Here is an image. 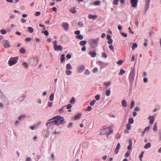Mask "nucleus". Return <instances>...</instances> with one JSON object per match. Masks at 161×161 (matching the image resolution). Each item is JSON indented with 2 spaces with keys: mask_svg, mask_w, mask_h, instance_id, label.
<instances>
[{
  "mask_svg": "<svg viewBox=\"0 0 161 161\" xmlns=\"http://www.w3.org/2000/svg\"><path fill=\"white\" fill-rule=\"evenodd\" d=\"M112 129V127L111 126L102 129L100 132V134L103 135L107 134V135L108 136L109 134L113 133V130Z\"/></svg>",
  "mask_w": 161,
  "mask_h": 161,
  "instance_id": "f257e3e1",
  "label": "nucleus"
},
{
  "mask_svg": "<svg viewBox=\"0 0 161 161\" xmlns=\"http://www.w3.org/2000/svg\"><path fill=\"white\" fill-rule=\"evenodd\" d=\"M54 119H56L57 120L58 122V125L62 124L64 123V118L61 117L60 116H55L51 119H49V121H50Z\"/></svg>",
  "mask_w": 161,
  "mask_h": 161,
  "instance_id": "f03ea898",
  "label": "nucleus"
},
{
  "mask_svg": "<svg viewBox=\"0 0 161 161\" xmlns=\"http://www.w3.org/2000/svg\"><path fill=\"white\" fill-rule=\"evenodd\" d=\"M53 44L54 49L55 51H60L62 50V47L60 45H57V42L56 40L53 41Z\"/></svg>",
  "mask_w": 161,
  "mask_h": 161,
  "instance_id": "7ed1b4c3",
  "label": "nucleus"
},
{
  "mask_svg": "<svg viewBox=\"0 0 161 161\" xmlns=\"http://www.w3.org/2000/svg\"><path fill=\"white\" fill-rule=\"evenodd\" d=\"M18 58L17 57H11L9 60L8 64L10 66H12L15 64L17 62Z\"/></svg>",
  "mask_w": 161,
  "mask_h": 161,
  "instance_id": "20e7f679",
  "label": "nucleus"
},
{
  "mask_svg": "<svg viewBox=\"0 0 161 161\" xmlns=\"http://www.w3.org/2000/svg\"><path fill=\"white\" fill-rule=\"evenodd\" d=\"M98 40L96 39H92L91 40V47L94 48L97 46Z\"/></svg>",
  "mask_w": 161,
  "mask_h": 161,
  "instance_id": "39448f33",
  "label": "nucleus"
},
{
  "mask_svg": "<svg viewBox=\"0 0 161 161\" xmlns=\"http://www.w3.org/2000/svg\"><path fill=\"white\" fill-rule=\"evenodd\" d=\"M38 63L37 59L36 58H33L31 59V64L33 66H36Z\"/></svg>",
  "mask_w": 161,
  "mask_h": 161,
  "instance_id": "423d86ee",
  "label": "nucleus"
},
{
  "mask_svg": "<svg viewBox=\"0 0 161 161\" xmlns=\"http://www.w3.org/2000/svg\"><path fill=\"white\" fill-rule=\"evenodd\" d=\"M54 120L53 121H49L48 120V122L46 123V125L47 126L49 124H52L53 125H58V122L56 119H54Z\"/></svg>",
  "mask_w": 161,
  "mask_h": 161,
  "instance_id": "0eeeda50",
  "label": "nucleus"
},
{
  "mask_svg": "<svg viewBox=\"0 0 161 161\" xmlns=\"http://www.w3.org/2000/svg\"><path fill=\"white\" fill-rule=\"evenodd\" d=\"M131 6L133 7H136L138 3V0H130Z\"/></svg>",
  "mask_w": 161,
  "mask_h": 161,
  "instance_id": "6e6552de",
  "label": "nucleus"
},
{
  "mask_svg": "<svg viewBox=\"0 0 161 161\" xmlns=\"http://www.w3.org/2000/svg\"><path fill=\"white\" fill-rule=\"evenodd\" d=\"M62 26L65 31H67L69 29V25L67 23H62Z\"/></svg>",
  "mask_w": 161,
  "mask_h": 161,
  "instance_id": "1a4fd4ad",
  "label": "nucleus"
},
{
  "mask_svg": "<svg viewBox=\"0 0 161 161\" xmlns=\"http://www.w3.org/2000/svg\"><path fill=\"white\" fill-rule=\"evenodd\" d=\"M120 144L119 143H118L117 144V145L116 147V148L114 150V153L115 154H117L119 152V149L120 147Z\"/></svg>",
  "mask_w": 161,
  "mask_h": 161,
  "instance_id": "9d476101",
  "label": "nucleus"
},
{
  "mask_svg": "<svg viewBox=\"0 0 161 161\" xmlns=\"http://www.w3.org/2000/svg\"><path fill=\"white\" fill-rule=\"evenodd\" d=\"M84 66L83 65H80L79 67L78 68V72L79 73H81L84 70Z\"/></svg>",
  "mask_w": 161,
  "mask_h": 161,
  "instance_id": "9b49d317",
  "label": "nucleus"
},
{
  "mask_svg": "<svg viewBox=\"0 0 161 161\" xmlns=\"http://www.w3.org/2000/svg\"><path fill=\"white\" fill-rule=\"evenodd\" d=\"M88 18L90 19H92L93 20H94L97 18V16L96 15H93L91 14H90L88 15Z\"/></svg>",
  "mask_w": 161,
  "mask_h": 161,
  "instance_id": "f8f14e48",
  "label": "nucleus"
},
{
  "mask_svg": "<svg viewBox=\"0 0 161 161\" xmlns=\"http://www.w3.org/2000/svg\"><path fill=\"white\" fill-rule=\"evenodd\" d=\"M148 119H149V123L152 124L154 122V118L153 116H149Z\"/></svg>",
  "mask_w": 161,
  "mask_h": 161,
  "instance_id": "ddd939ff",
  "label": "nucleus"
},
{
  "mask_svg": "<svg viewBox=\"0 0 161 161\" xmlns=\"http://www.w3.org/2000/svg\"><path fill=\"white\" fill-rule=\"evenodd\" d=\"M151 146V144L150 142H148L147 143L144 147V148L145 149H148L150 148Z\"/></svg>",
  "mask_w": 161,
  "mask_h": 161,
  "instance_id": "4468645a",
  "label": "nucleus"
},
{
  "mask_svg": "<svg viewBox=\"0 0 161 161\" xmlns=\"http://www.w3.org/2000/svg\"><path fill=\"white\" fill-rule=\"evenodd\" d=\"M81 116L80 113H78L76 115H75L74 117V119L75 120L78 119H80Z\"/></svg>",
  "mask_w": 161,
  "mask_h": 161,
  "instance_id": "2eb2a0df",
  "label": "nucleus"
},
{
  "mask_svg": "<svg viewBox=\"0 0 161 161\" xmlns=\"http://www.w3.org/2000/svg\"><path fill=\"white\" fill-rule=\"evenodd\" d=\"M65 55L64 54H62L60 57V62L62 63L64 62L65 59Z\"/></svg>",
  "mask_w": 161,
  "mask_h": 161,
  "instance_id": "dca6fc26",
  "label": "nucleus"
},
{
  "mask_svg": "<svg viewBox=\"0 0 161 161\" xmlns=\"http://www.w3.org/2000/svg\"><path fill=\"white\" fill-rule=\"evenodd\" d=\"M110 81H109L107 82H105L104 83V84L105 85L106 88L109 87L110 86Z\"/></svg>",
  "mask_w": 161,
  "mask_h": 161,
  "instance_id": "f3484780",
  "label": "nucleus"
},
{
  "mask_svg": "<svg viewBox=\"0 0 161 161\" xmlns=\"http://www.w3.org/2000/svg\"><path fill=\"white\" fill-rule=\"evenodd\" d=\"M132 147V142L131 140L129 141V144L128 147V149L129 150H130L131 149Z\"/></svg>",
  "mask_w": 161,
  "mask_h": 161,
  "instance_id": "a211bd4d",
  "label": "nucleus"
},
{
  "mask_svg": "<svg viewBox=\"0 0 161 161\" xmlns=\"http://www.w3.org/2000/svg\"><path fill=\"white\" fill-rule=\"evenodd\" d=\"M4 47L5 48H8L10 47V43L8 41L6 42L4 45Z\"/></svg>",
  "mask_w": 161,
  "mask_h": 161,
  "instance_id": "6ab92c4d",
  "label": "nucleus"
},
{
  "mask_svg": "<svg viewBox=\"0 0 161 161\" xmlns=\"http://www.w3.org/2000/svg\"><path fill=\"white\" fill-rule=\"evenodd\" d=\"M134 73L132 72H130L129 75V77L132 80H133L134 78Z\"/></svg>",
  "mask_w": 161,
  "mask_h": 161,
  "instance_id": "aec40b11",
  "label": "nucleus"
},
{
  "mask_svg": "<svg viewBox=\"0 0 161 161\" xmlns=\"http://www.w3.org/2000/svg\"><path fill=\"white\" fill-rule=\"evenodd\" d=\"M86 41L83 40L81 41L80 42V44L81 46H84L86 44Z\"/></svg>",
  "mask_w": 161,
  "mask_h": 161,
  "instance_id": "412c9836",
  "label": "nucleus"
},
{
  "mask_svg": "<svg viewBox=\"0 0 161 161\" xmlns=\"http://www.w3.org/2000/svg\"><path fill=\"white\" fill-rule=\"evenodd\" d=\"M70 12L73 14L75 13L76 12V11L75 9V8H72L70 9Z\"/></svg>",
  "mask_w": 161,
  "mask_h": 161,
  "instance_id": "4be33fe9",
  "label": "nucleus"
},
{
  "mask_svg": "<svg viewBox=\"0 0 161 161\" xmlns=\"http://www.w3.org/2000/svg\"><path fill=\"white\" fill-rule=\"evenodd\" d=\"M89 54L91 55V56L92 57H96V54L95 52H92L91 53V52H90L89 53Z\"/></svg>",
  "mask_w": 161,
  "mask_h": 161,
  "instance_id": "5701e85b",
  "label": "nucleus"
},
{
  "mask_svg": "<svg viewBox=\"0 0 161 161\" xmlns=\"http://www.w3.org/2000/svg\"><path fill=\"white\" fill-rule=\"evenodd\" d=\"M137 45L136 43H134L133 44V45L131 47V48L133 50H134L135 48L137 47Z\"/></svg>",
  "mask_w": 161,
  "mask_h": 161,
  "instance_id": "b1692460",
  "label": "nucleus"
},
{
  "mask_svg": "<svg viewBox=\"0 0 161 161\" xmlns=\"http://www.w3.org/2000/svg\"><path fill=\"white\" fill-rule=\"evenodd\" d=\"M75 103V98L72 97L71 99L70 100L69 103H71L74 104Z\"/></svg>",
  "mask_w": 161,
  "mask_h": 161,
  "instance_id": "393cba45",
  "label": "nucleus"
},
{
  "mask_svg": "<svg viewBox=\"0 0 161 161\" xmlns=\"http://www.w3.org/2000/svg\"><path fill=\"white\" fill-rule=\"evenodd\" d=\"M122 104L124 107H126L127 106V103L125 100H123L122 101Z\"/></svg>",
  "mask_w": 161,
  "mask_h": 161,
  "instance_id": "a878e982",
  "label": "nucleus"
},
{
  "mask_svg": "<svg viewBox=\"0 0 161 161\" xmlns=\"http://www.w3.org/2000/svg\"><path fill=\"white\" fill-rule=\"evenodd\" d=\"M83 38V36L82 35H78L76 36V38L82 40Z\"/></svg>",
  "mask_w": 161,
  "mask_h": 161,
  "instance_id": "bb28decb",
  "label": "nucleus"
},
{
  "mask_svg": "<svg viewBox=\"0 0 161 161\" xmlns=\"http://www.w3.org/2000/svg\"><path fill=\"white\" fill-rule=\"evenodd\" d=\"M20 52L23 54H25V53L26 51L25 49L24 48H22L20 50H19Z\"/></svg>",
  "mask_w": 161,
  "mask_h": 161,
  "instance_id": "cd10ccee",
  "label": "nucleus"
},
{
  "mask_svg": "<svg viewBox=\"0 0 161 161\" xmlns=\"http://www.w3.org/2000/svg\"><path fill=\"white\" fill-rule=\"evenodd\" d=\"M28 31L31 33L33 32L34 29L31 27H29L28 28Z\"/></svg>",
  "mask_w": 161,
  "mask_h": 161,
  "instance_id": "c85d7f7f",
  "label": "nucleus"
},
{
  "mask_svg": "<svg viewBox=\"0 0 161 161\" xmlns=\"http://www.w3.org/2000/svg\"><path fill=\"white\" fill-rule=\"evenodd\" d=\"M66 69L68 70L70 69H72V66H71L70 64H67Z\"/></svg>",
  "mask_w": 161,
  "mask_h": 161,
  "instance_id": "c756f323",
  "label": "nucleus"
},
{
  "mask_svg": "<svg viewBox=\"0 0 161 161\" xmlns=\"http://www.w3.org/2000/svg\"><path fill=\"white\" fill-rule=\"evenodd\" d=\"M125 71L122 69L120 70V71L119 74V75H122L125 73Z\"/></svg>",
  "mask_w": 161,
  "mask_h": 161,
  "instance_id": "7c9ffc66",
  "label": "nucleus"
},
{
  "mask_svg": "<svg viewBox=\"0 0 161 161\" xmlns=\"http://www.w3.org/2000/svg\"><path fill=\"white\" fill-rule=\"evenodd\" d=\"M111 91L110 90H107L106 92V95L107 96H108L110 94Z\"/></svg>",
  "mask_w": 161,
  "mask_h": 161,
  "instance_id": "2f4dec72",
  "label": "nucleus"
},
{
  "mask_svg": "<svg viewBox=\"0 0 161 161\" xmlns=\"http://www.w3.org/2000/svg\"><path fill=\"white\" fill-rule=\"evenodd\" d=\"M128 123L130 124H132L134 123V120L132 118H130L129 119Z\"/></svg>",
  "mask_w": 161,
  "mask_h": 161,
  "instance_id": "473e14b6",
  "label": "nucleus"
},
{
  "mask_svg": "<svg viewBox=\"0 0 161 161\" xmlns=\"http://www.w3.org/2000/svg\"><path fill=\"white\" fill-rule=\"evenodd\" d=\"M143 153H144V152H142L141 153V154L139 155V158H140V160L141 161H142V158L143 157Z\"/></svg>",
  "mask_w": 161,
  "mask_h": 161,
  "instance_id": "72a5a7b5",
  "label": "nucleus"
},
{
  "mask_svg": "<svg viewBox=\"0 0 161 161\" xmlns=\"http://www.w3.org/2000/svg\"><path fill=\"white\" fill-rule=\"evenodd\" d=\"M0 32L2 34H5L7 32L5 29H3L1 30Z\"/></svg>",
  "mask_w": 161,
  "mask_h": 161,
  "instance_id": "f704fd0d",
  "label": "nucleus"
},
{
  "mask_svg": "<svg viewBox=\"0 0 161 161\" xmlns=\"http://www.w3.org/2000/svg\"><path fill=\"white\" fill-rule=\"evenodd\" d=\"M53 96H54V94H53V93H52L50 96L49 97V100L50 101H53Z\"/></svg>",
  "mask_w": 161,
  "mask_h": 161,
  "instance_id": "c9c22d12",
  "label": "nucleus"
},
{
  "mask_svg": "<svg viewBox=\"0 0 161 161\" xmlns=\"http://www.w3.org/2000/svg\"><path fill=\"white\" fill-rule=\"evenodd\" d=\"M150 2V0H146V7H147V8L149 7V5Z\"/></svg>",
  "mask_w": 161,
  "mask_h": 161,
  "instance_id": "e433bc0d",
  "label": "nucleus"
},
{
  "mask_svg": "<svg viewBox=\"0 0 161 161\" xmlns=\"http://www.w3.org/2000/svg\"><path fill=\"white\" fill-rule=\"evenodd\" d=\"M135 105V103L133 101H132L131 103L130 104V108H132L134 107Z\"/></svg>",
  "mask_w": 161,
  "mask_h": 161,
  "instance_id": "4c0bfd02",
  "label": "nucleus"
},
{
  "mask_svg": "<svg viewBox=\"0 0 161 161\" xmlns=\"http://www.w3.org/2000/svg\"><path fill=\"white\" fill-rule=\"evenodd\" d=\"M25 115H21V116L19 117L18 118V119L20 121L21 120V119L22 118H25Z\"/></svg>",
  "mask_w": 161,
  "mask_h": 161,
  "instance_id": "58836bf2",
  "label": "nucleus"
},
{
  "mask_svg": "<svg viewBox=\"0 0 161 161\" xmlns=\"http://www.w3.org/2000/svg\"><path fill=\"white\" fill-rule=\"evenodd\" d=\"M109 48L112 51V52H114V47L113 45H110L109 47Z\"/></svg>",
  "mask_w": 161,
  "mask_h": 161,
  "instance_id": "ea45409f",
  "label": "nucleus"
},
{
  "mask_svg": "<svg viewBox=\"0 0 161 161\" xmlns=\"http://www.w3.org/2000/svg\"><path fill=\"white\" fill-rule=\"evenodd\" d=\"M23 66L25 68H28V64L27 63H26L25 62H23Z\"/></svg>",
  "mask_w": 161,
  "mask_h": 161,
  "instance_id": "a19ab883",
  "label": "nucleus"
},
{
  "mask_svg": "<svg viewBox=\"0 0 161 161\" xmlns=\"http://www.w3.org/2000/svg\"><path fill=\"white\" fill-rule=\"evenodd\" d=\"M95 103H96L95 100H94L92 101V102H90V104L91 106H92L95 104Z\"/></svg>",
  "mask_w": 161,
  "mask_h": 161,
  "instance_id": "79ce46f5",
  "label": "nucleus"
},
{
  "mask_svg": "<svg viewBox=\"0 0 161 161\" xmlns=\"http://www.w3.org/2000/svg\"><path fill=\"white\" fill-rule=\"evenodd\" d=\"M126 128L127 130H130L131 128V126L129 124H127L126 125Z\"/></svg>",
  "mask_w": 161,
  "mask_h": 161,
  "instance_id": "37998d69",
  "label": "nucleus"
},
{
  "mask_svg": "<svg viewBox=\"0 0 161 161\" xmlns=\"http://www.w3.org/2000/svg\"><path fill=\"white\" fill-rule=\"evenodd\" d=\"M118 0H114L113 3L114 4L118 5Z\"/></svg>",
  "mask_w": 161,
  "mask_h": 161,
  "instance_id": "c03bdc74",
  "label": "nucleus"
},
{
  "mask_svg": "<svg viewBox=\"0 0 161 161\" xmlns=\"http://www.w3.org/2000/svg\"><path fill=\"white\" fill-rule=\"evenodd\" d=\"M90 74V71L88 69H87L85 72V74L86 75H88Z\"/></svg>",
  "mask_w": 161,
  "mask_h": 161,
  "instance_id": "a18cd8bd",
  "label": "nucleus"
},
{
  "mask_svg": "<svg viewBox=\"0 0 161 161\" xmlns=\"http://www.w3.org/2000/svg\"><path fill=\"white\" fill-rule=\"evenodd\" d=\"M157 125H156V123H155L154 125V126L153 128V130L154 131H156L157 130Z\"/></svg>",
  "mask_w": 161,
  "mask_h": 161,
  "instance_id": "49530a36",
  "label": "nucleus"
},
{
  "mask_svg": "<svg viewBox=\"0 0 161 161\" xmlns=\"http://www.w3.org/2000/svg\"><path fill=\"white\" fill-rule=\"evenodd\" d=\"M130 155V152L129 151H127L125 154V157L126 158L128 157Z\"/></svg>",
  "mask_w": 161,
  "mask_h": 161,
  "instance_id": "de8ad7c7",
  "label": "nucleus"
},
{
  "mask_svg": "<svg viewBox=\"0 0 161 161\" xmlns=\"http://www.w3.org/2000/svg\"><path fill=\"white\" fill-rule=\"evenodd\" d=\"M78 25L80 27H82L83 26V25L82 22H79L78 23Z\"/></svg>",
  "mask_w": 161,
  "mask_h": 161,
  "instance_id": "09e8293b",
  "label": "nucleus"
},
{
  "mask_svg": "<svg viewBox=\"0 0 161 161\" xmlns=\"http://www.w3.org/2000/svg\"><path fill=\"white\" fill-rule=\"evenodd\" d=\"M95 98L96 99V100L97 101L99 100L100 98V96L99 95H97L95 96Z\"/></svg>",
  "mask_w": 161,
  "mask_h": 161,
  "instance_id": "8fccbe9b",
  "label": "nucleus"
},
{
  "mask_svg": "<svg viewBox=\"0 0 161 161\" xmlns=\"http://www.w3.org/2000/svg\"><path fill=\"white\" fill-rule=\"evenodd\" d=\"M66 73L67 75H69L71 74V72L70 70H68L66 71Z\"/></svg>",
  "mask_w": 161,
  "mask_h": 161,
  "instance_id": "3c124183",
  "label": "nucleus"
},
{
  "mask_svg": "<svg viewBox=\"0 0 161 161\" xmlns=\"http://www.w3.org/2000/svg\"><path fill=\"white\" fill-rule=\"evenodd\" d=\"M102 57L105 58H106L107 57L106 54L104 53H102Z\"/></svg>",
  "mask_w": 161,
  "mask_h": 161,
  "instance_id": "603ef678",
  "label": "nucleus"
},
{
  "mask_svg": "<svg viewBox=\"0 0 161 161\" xmlns=\"http://www.w3.org/2000/svg\"><path fill=\"white\" fill-rule=\"evenodd\" d=\"M123 62V61L121 60H119L117 62V64L119 65H121Z\"/></svg>",
  "mask_w": 161,
  "mask_h": 161,
  "instance_id": "864d4df0",
  "label": "nucleus"
},
{
  "mask_svg": "<svg viewBox=\"0 0 161 161\" xmlns=\"http://www.w3.org/2000/svg\"><path fill=\"white\" fill-rule=\"evenodd\" d=\"M120 135L119 133L117 134L115 136L116 138L118 139H119L120 137Z\"/></svg>",
  "mask_w": 161,
  "mask_h": 161,
  "instance_id": "5fc2aeb1",
  "label": "nucleus"
},
{
  "mask_svg": "<svg viewBox=\"0 0 161 161\" xmlns=\"http://www.w3.org/2000/svg\"><path fill=\"white\" fill-rule=\"evenodd\" d=\"M131 61L132 62L134 61H135V55H133L132 56V57L131 58Z\"/></svg>",
  "mask_w": 161,
  "mask_h": 161,
  "instance_id": "6e6d98bb",
  "label": "nucleus"
},
{
  "mask_svg": "<svg viewBox=\"0 0 161 161\" xmlns=\"http://www.w3.org/2000/svg\"><path fill=\"white\" fill-rule=\"evenodd\" d=\"M112 42H113V40L112 39H110V40H108V43L109 44H112Z\"/></svg>",
  "mask_w": 161,
  "mask_h": 161,
  "instance_id": "4d7b16f0",
  "label": "nucleus"
},
{
  "mask_svg": "<svg viewBox=\"0 0 161 161\" xmlns=\"http://www.w3.org/2000/svg\"><path fill=\"white\" fill-rule=\"evenodd\" d=\"M98 70V69L96 67V68H95L93 70V73H96L97 71Z\"/></svg>",
  "mask_w": 161,
  "mask_h": 161,
  "instance_id": "13d9d810",
  "label": "nucleus"
},
{
  "mask_svg": "<svg viewBox=\"0 0 161 161\" xmlns=\"http://www.w3.org/2000/svg\"><path fill=\"white\" fill-rule=\"evenodd\" d=\"M100 2L99 1H97L95 2L94 3V4L96 5H99V4H100Z\"/></svg>",
  "mask_w": 161,
  "mask_h": 161,
  "instance_id": "bf43d9fd",
  "label": "nucleus"
},
{
  "mask_svg": "<svg viewBox=\"0 0 161 161\" xmlns=\"http://www.w3.org/2000/svg\"><path fill=\"white\" fill-rule=\"evenodd\" d=\"M44 33L46 36H47L49 34L48 32L47 31H45L44 32Z\"/></svg>",
  "mask_w": 161,
  "mask_h": 161,
  "instance_id": "052dcab7",
  "label": "nucleus"
},
{
  "mask_svg": "<svg viewBox=\"0 0 161 161\" xmlns=\"http://www.w3.org/2000/svg\"><path fill=\"white\" fill-rule=\"evenodd\" d=\"M67 106V109H70L72 107L71 104H68Z\"/></svg>",
  "mask_w": 161,
  "mask_h": 161,
  "instance_id": "680f3d73",
  "label": "nucleus"
},
{
  "mask_svg": "<svg viewBox=\"0 0 161 161\" xmlns=\"http://www.w3.org/2000/svg\"><path fill=\"white\" fill-rule=\"evenodd\" d=\"M41 13L39 11L37 12L35 14V15L36 16H38L40 15Z\"/></svg>",
  "mask_w": 161,
  "mask_h": 161,
  "instance_id": "e2e57ef3",
  "label": "nucleus"
},
{
  "mask_svg": "<svg viewBox=\"0 0 161 161\" xmlns=\"http://www.w3.org/2000/svg\"><path fill=\"white\" fill-rule=\"evenodd\" d=\"M75 34L79 35L80 33V31L79 30L76 31H75Z\"/></svg>",
  "mask_w": 161,
  "mask_h": 161,
  "instance_id": "0e129e2a",
  "label": "nucleus"
},
{
  "mask_svg": "<svg viewBox=\"0 0 161 161\" xmlns=\"http://www.w3.org/2000/svg\"><path fill=\"white\" fill-rule=\"evenodd\" d=\"M111 36L109 35H107V38L108 40H110L111 39Z\"/></svg>",
  "mask_w": 161,
  "mask_h": 161,
  "instance_id": "69168bd1",
  "label": "nucleus"
},
{
  "mask_svg": "<svg viewBox=\"0 0 161 161\" xmlns=\"http://www.w3.org/2000/svg\"><path fill=\"white\" fill-rule=\"evenodd\" d=\"M121 34L122 36H124L125 37H126L127 36V34L126 33L122 32L121 33Z\"/></svg>",
  "mask_w": 161,
  "mask_h": 161,
  "instance_id": "338daca9",
  "label": "nucleus"
},
{
  "mask_svg": "<svg viewBox=\"0 0 161 161\" xmlns=\"http://www.w3.org/2000/svg\"><path fill=\"white\" fill-rule=\"evenodd\" d=\"M71 55L69 54H67L66 55V58L68 59H69V58H71Z\"/></svg>",
  "mask_w": 161,
  "mask_h": 161,
  "instance_id": "774afa93",
  "label": "nucleus"
}]
</instances>
